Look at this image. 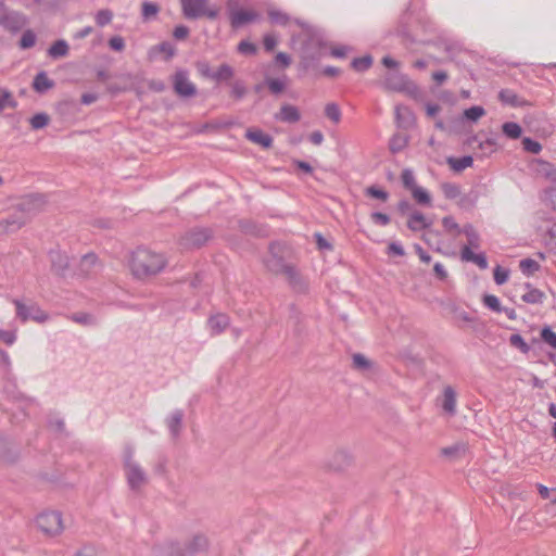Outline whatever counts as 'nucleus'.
Returning a JSON list of instances; mask_svg holds the SVG:
<instances>
[{"label": "nucleus", "instance_id": "f257e3e1", "mask_svg": "<svg viewBox=\"0 0 556 556\" xmlns=\"http://www.w3.org/2000/svg\"><path fill=\"white\" fill-rule=\"evenodd\" d=\"M165 266L166 260L164 255L147 248H138L131 254L130 269L137 278L156 275L162 271Z\"/></svg>", "mask_w": 556, "mask_h": 556}, {"label": "nucleus", "instance_id": "f03ea898", "mask_svg": "<svg viewBox=\"0 0 556 556\" xmlns=\"http://www.w3.org/2000/svg\"><path fill=\"white\" fill-rule=\"evenodd\" d=\"M41 200L37 195L24 198L17 205V211L0 222V233H8L18 230L28 219L29 213L34 211Z\"/></svg>", "mask_w": 556, "mask_h": 556}, {"label": "nucleus", "instance_id": "7ed1b4c3", "mask_svg": "<svg viewBox=\"0 0 556 556\" xmlns=\"http://www.w3.org/2000/svg\"><path fill=\"white\" fill-rule=\"evenodd\" d=\"M135 451L127 446L123 454V464L127 484L131 491H138L147 482V473L143 468L134 459Z\"/></svg>", "mask_w": 556, "mask_h": 556}, {"label": "nucleus", "instance_id": "20e7f679", "mask_svg": "<svg viewBox=\"0 0 556 556\" xmlns=\"http://www.w3.org/2000/svg\"><path fill=\"white\" fill-rule=\"evenodd\" d=\"M181 4L182 14L188 20H198L200 17H207L215 20L218 16V8L216 5H208V0H179Z\"/></svg>", "mask_w": 556, "mask_h": 556}, {"label": "nucleus", "instance_id": "39448f33", "mask_svg": "<svg viewBox=\"0 0 556 556\" xmlns=\"http://www.w3.org/2000/svg\"><path fill=\"white\" fill-rule=\"evenodd\" d=\"M383 87L387 90L406 93L414 99L420 94L419 87L400 72L388 73L383 79Z\"/></svg>", "mask_w": 556, "mask_h": 556}, {"label": "nucleus", "instance_id": "423d86ee", "mask_svg": "<svg viewBox=\"0 0 556 556\" xmlns=\"http://www.w3.org/2000/svg\"><path fill=\"white\" fill-rule=\"evenodd\" d=\"M12 302L15 305L16 318L22 323L34 320L42 324L49 319V315L35 302L25 303L20 299H14Z\"/></svg>", "mask_w": 556, "mask_h": 556}, {"label": "nucleus", "instance_id": "0eeeda50", "mask_svg": "<svg viewBox=\"0 0 556 556\" xmlns=\"http://www.w3.org/2000/svg\"><path fill=\"white\" fill-rule=\"evenodd\" d=\"M26 24L27 18L23 13L9 9L0 1V27L16 34L22 30Z\"/></svg>", "mask_w": 556, "mask_h": 556}, {"label": "nucleus", "instance_id": "6e6552de", "mask_svg": "<svg viewBox=\"0 0 556 556\" xmlns=\"http://www.w3.org/2000/svg\"><path fill=\"white\" fill-rule=\"evenodd\" d=\"M3 379L5 381L3 387V392L10 399L13 401L14 404H16V408L21 410L24 415H27L26 409H30L33 406H36V403L33 399L25 397L23 394L20 393V391L16 388L15 378L14 375L10 378H8L7 375H2Z\"/></svg>", "mask_w": 556, "mask_h": 556}, {"label": "nucleus", "instance_id": "1a4fd4ad", "mask_svg": "<svg viewBox=\"0 0 556 556\" xmlns=\"http://www.w3.org/2000/svg\"><path fill=\"white\" fill-rule=\"evenodd\" d=\"M36 526L47 535H58L63 530L62 517L59 511H43L36 518Z\"/></svg>", "mask_w": 556, "mask_h": 556}, {"label": "nucleus", "instance_id": "9d476101", "mask_svg": "<svg viewBox=\"0 0 556 556\" xmlns=\"http://www.w3.org/2000/svg\"><path fill=\"white\" fill-rule=\"evenodd\" d=\"M173 87L175 92L181 98H190L197 94V87L189 79L186 70H177L173 76Z\"/></svg>", "mask_w": 556, "mask_h": 556}, {"label": "nucleus", "instance_id": "9b49d317", "mask_svg": "<svg viewBox=\"0 0 556 556\" xmlns=\"http://www.w3.org/2000/svg\"><path fill=\"white\" fill-rule=\"evenodd\" d=\"M210 238L211 231L208 229H192L180 239V245L184 249H197L202 247Z\"/></svg>", "mask_w": 556, "mask_h": 556}, {"label": "nucleus", "instance_id": "f8f14e48", "mask_svg": "<svg viewBox=\"0 0 556 556\" xmlns=\"http://www.w3.org/2000/svg\"><path fill=\"white\" fill-rule=\"evenodd\" d=\"M228 16L232 28H239L248 23L255 22L260 18V15L256 12L242 10L239 8L229 11Z\"/></svg>", "mask_w": 556, "mask_h": 556}, {"label": "nucleus", "instance_id": "ddd939ff", "mask_svg": "<svg viewBox=\"0 0 556 556\" xmlns=\"http://www.w3.org/2000/svg\"><path fill=\"white\" fill-rule=\"evenodd\" d=\"M456 391L452 386H446L443 388L442 395L440 397V403L442 410L445 415L453 417L456 415Z\"/></svg>", "mask_w": 556, "mask_h": 556}, {"label": "nucleus", "instance_id": "4468645a", "mask_svg": "<svg viewBox=\"0 0 556 556\" xmlns=\"http://www.w3.org/2000/svg\"><path fill=\"white\" fill-rule=\"evenodd\" d=\"M279 244L271 243L269 245V255L265 258L267 269L274 274H280L281 269L287 265L283 257L279 255Z\"/></svg>", "mask_w": 556, "mask_h": 556}, {"label": "nucleus", "instance_id": "2eb2a0df", "mask_svg": "<svg viewBox=\"0 0 556 556\" xmlns=\"http://www.w3.org/2000/svg\"><path fill=\"white\" fill-rule=\"evenodd\" d=\"M500 101L511 108H525L529 106L530 102L521 97H519L513 89H501L498 92Z\"/></svg>", "mask_w": 556, "mask_h": 556}, {"label": "nucleus", "instance_id": "dca6fc26", "mask_svg": "<svg viewBox=\"0 0 556 556\" xmlns=\"http://www.w3.org/2000/svg\"><path fill=\"white\" fill-rule=\"evenodd\" d=\"M395 121L400 128L408 129L415 124V115L406 105L395 106Z\"/></svg>", "mask_w": 556, "mask_h": 556}, {"label": "nucleus", "instance_id": "f3484780", "mask_svg": "<svg viewBox=\"0 0 556 556\" xmlns=\"http://www.w3.org/2000/svg\"><path fill=\"white\" fill-rule=\"evenodd\" d=\"M534 170L538 176L556 184V165L544 161L536 160L534 163Z\"/></svg>", "mask_w": 556, "mask_h": 556}, {"label": "nucleus", "instance_id": "a211bd4d", "mask_svg": "<svg viewBox=\"0 0 556 556\" xmlns=\"http://www.w3.org/2000/svg\"><path fill=\"white\" fill-rule=\"evenodd\" d=\"M431 226V222L419 211H413L407 219V227L412 231H421Z\"/></svg>", "mask_w": 556, "mask_h": 556}, {"label": "nucleus", "instance_id": "6ab92c4d", "mask_svg": "<svg viewBox=\"0 0 556 556\" xmlns=\"http://www.w3.org/2000/svg\"><path fill=\"white\" fill-rule=\"evenodd\" d=\"M53 270L59 275H64L70 266V258L65 253L51 250L49 253Z\"/></svg>", "mask_w": 556, "mask_h": 556}, {"label": "nucleus", "instance_id": "aec40b11", "mask_svg": "<svg viewBox=\"0 0 556 556\" xmlns=\"http://www.w3.org/2000/svg\"><path fill=\"white\" fill-rule=\"evenodd\" d=\"M460 257L465 262H470L476 264L481 269L488 268V260L483 253L476 254L470 247H463L460 251Z\"/></svg>", "mask_w": 556, "mask_h": 556}, {"label": "nucleus", "instance_id": "412c9836", "mask_svg": "<svg viewBox=\"0 0 556 556\" xmlns=\"http://www.w3.org/2000/svg\"><path fill=\"white\" fill-rule=\"evenodd\" d=\"M100 268L98 256L94 253L85 254L79 262V270L83 275H90Z\"/></svg>", "mask_w": 556, "mask_h": 556}, {"label": "nucleus", "instance_id": "4be33fe9", "mask_svg": "<svg viewBox=\"0 0 556 556\" xmlns=\"http://www.w3.org/2000/svg\"><path fill=\"white\" fill-rule=\"evenodd\" d=\"M247 138L253 143L260 144L262 148L268 149L273 146V138L261 129H249Z\"/></svg>", "mask_w": 556, "mask_h": 556}, {"label": "nucleus", "instance_id": "5701e85b", "mask_svg": "<svg viewBox=\"0 0 556 556\" xmlns=\"http://www.w3.org/2000/svg\"><path fill=\"white\" fill-rule=\"evenodd\" d=\"M301 118L300 112L296 106L290 104H283L280 112L276 114V119L286 123H296Z\"/></svg>", "mask_w": 556, "mask_h": 556}, {"label": "nucleus", "instance_id": "b1692460", "mask_svg": "<svg viewBox=\"0 0 556 556\" xmlns=\"http://www.w3.org/2000/svg\"><path fill=\"white\" fill-rule=\"evenodd\" d=\"M54 86V81L50 79L45 71L39 72L33 80V88L39 93H45Z\"/></svg>", "mask_w": 556, "mask_h": 556}, {"label": "nucleus", "instance_id": "393cba45", "mask_svg": "<svg viewBox=\"0 0 556 556\" xmlns=\"http://www.w3.org/2000/svg\"><path fill=\"white\" fill-rule=\"evenodd\" d=\"M446 162L454 172L460 173L472 166L473 157L471 155H464L462 157L450 156Z\"/></svg>", "mask_w": 556, "mask_h": 556}, {"label": "nucleus", "instance_id": "a878e982", "mask_svg": "<svg viewBox=\"0 0 556 556\" xmlns=\"http://www.w3.org/2000/svg\"><path fill=\"white\" fill-rule=\"evenodd\" d=\"M467 444L464 442H456L450 446L443 447L441 453L443 456L451 459H457L463 457L467 452Z\"/></svg>", "mask_w": 556, "mask_h": 556}, {"label": "nucleus", "instance_id": "bb28decb", "mask_svg": "<svg viewBox=\"0 0 556 556\" xmlns=\"http://www.w3.org/2000/svg\"><path fill=\"white\" fill-rule=\"evenodd\" d=\"M68 50H70V47H68V43L66 40L64 39H59L56 41H54L48 49V55L51 58V59H60V58H64L68 54Z\"/></svg>", "mask_w": 556, "mask_h": 556}, {"label": "nucleus", "instance_id": "cd10ccee", "mask_svg": "<svg viewBox=\"0 0 556 556\" xmlns=\"http://www.w3.org/2000/svg\"><path fill=\"white\" fill-rule=\"evenodd\" d=\"M467 238V244L464 247H470V250L478 249L480 247V235L471 224H467L462 227V232Z\"/></svg>", "mask_w": 556, "mask_h": 556}, {"label": "nucleus", "instance_id": "c85d7f7f", "mask_svg": "<svg viewBox=\"0 0 556 556\" xmlns=\"http://www.w3.org/2000/svg\"><path fill=\"white\" fill-rule=\"evenodd\" d=\"M311 41L306 42L302 49V64L305 68H309L320 59V52L319 49L316 51L309 50Z\"/></svg>", "mask_w": 556, "mask_h": 556}, {"label": "nucleus", "instance_id": "c756f323", "mask_svg": "<svg viewBox=\"0 0 556 556\" xmlns=\"http://www.w3.org/2000/svg\"><path fill=\"white\" fill-rule=\"evenodd\" d=\"M229 325V318L225 314H216L208 319V326L214 333L223 332Z\"/></svg>", "mask_w": 556, "mask_h": 556}, {"label": "nucleus", "instance_id": "7c9ffc66", "mask_svg": "<svg viewBox=\"0 0 556 556\" xmlns=\"http://www.w3.org/2000/svg\"><path fill=\"white\" fill-rule=\"evenodd\" d=\"M182 417V412L177 409L167 419V427L173 438H177L180 433Z\"/></svg>", "mask_w": 556, "mask_h": 556}, {"label": "nucleus", "instance_id": "2f4dec72", "mask_svg": "<svg viewBox=\"0 0 556 556\" xmlns=\"http://www.w3.org/2000/svg\"><path fill=\"white\" fill-rule=\"evenodd\" d=\"M205 76L216 81H224L233 76V70L228 64H222L214 73H205Z\"/></svg>", "mask_w": 556, "mask_h": 556}, {"label": "nucleus", "instance_id": "473e14b6", "mask_svg": "<svg viewBox=\"0 0 556 556\" xmlns=\"http://www.w3.org/2000/svg\"><path fill=\"white\" fill-rule=\"evenodd\" d=\"M267 14H268V18L271 24L285 26L291 21V17L289 14H287L286 12L277 9V8H269L267 10Z\"/></svg>", "mask_w": 556, "mask_h": 556}, {"label": "nucleus", "instance_id": "72a5a7b5", "mask_svg": "<svg viewBox=\"0 0 556 556\" xmlns=\"http://www.w3.org/2000/svg\"><path fill=\"white\" fill-rule=\"evenodd\" d=\"M526 287L529 289L521 299L523 302L529 304H541L545 298L544 293L535 288H531L530 283H527Z\"/></svg>", "mask_w": 556, "mask_h": 556}, {"label": "nucleus", "instance_id": "f704fd0d", "mask_svg": "<svg viewBox=\"0 0 556 556\" xmlns=\"http://www.w3.org/2000/svg\"><path fill=\"white\" fill-rule=\"evenodd\" d=\"M408 144V136L395 134L389 141V149L392 153L401 152Z\"/></svg>", "mask_w": 556, "mask_h": 556}, {"label": "nucleus", "instance_id": "c9c22d12", "mask_svg": "<svg viewBox=\"0 0 556 556\" xmlns=\"http://www.w3.org/2000/svg\"><path fill=\"white\" fill-rule=\"evenodd\" d=\"M207 547V539L203 534H197L187 546V553L193 554Z\"/></svg>", "mask_w": 556, "mask_h": 556}, {"label": "nucleus", "instance_id": "e433bc0d", "mask_svg": "<svg viewBox=\"0 0 556 556\" xmlns=\"http://www.w3.org/2000/svg\"><path fill=\"white\" fill-rule=\"evenodd\" d=\"M502 131L509 139H518L521 137L522 128L518 123L506 122L502 125Z\"/></svg>", "mask_w": 556, "mask_h": 556}, {"label": "nucleus", "instance_id": "4c0bfd02", "mask_svg": "<svg viewBox=\"0 0 556 556\" xmlns=\"http://www.w3.org/2000/svg\"><path fill=\"white\" fill-rule=\"evenodd\" d=\"M280 274H283L289 283L295 288L298 286H302V281H301V278H300V275L296 270V268L290 264H287L280 271Z\"/></svg>", "mask_w": 556, "mask_h": 556}, {"label": "nucleus", "instance_id": "58836bf2", "mask_svg": "<svg viewBox=\"0 0 556 556\" xmlns=\"http://www.w3.org/2000/svg\"><path fill=\"white\" fill-rule=\"evenodd\" d=\"M441 190L448 200H455L460 195V187L455 182H442Z\"/></svg>", "mask_w": 556, "mask_h": 556}, {"label": "nucleus", "instance_id": "ea45409f", "mask_svg": "<svg viewBox=\"0 0 556 556\" xmlns=\"http://www.w3.org/2000/svg\"><path fill=\"white\" fill-rule=\"evenodd\" d=\"M351 462V455L346 451H339L331 464V467L336 470H342L345 466H348Z\"/></svg>", "mask_w": 556, "mask_h": 556}, {"label": "nucleus", "instance_id": "a19ab883", "mask_svg": "<svg viewBox=\"0 0 556 556\" xmlns=\"http://www.w3.org/2000/svg\"><path fill=\"white\" fill-rule=\"evenodd\" d=\"M372 65V58L367 54L361 58H355L351 62V66L356 72H365Z\"/></svg>", "mask_w": 556, "mask_h": 556}, {"label": "nucleus", "instance_id": "79ce46f5", "mask_svg": "<svg viewBox=\"0 0 556 556\" xmlns=\"http://www.w3.org/2000/svg\"><path fill=\"white\" fill-rule=\"evenodd\" d=\"M410 192L418 204L429 205L431 203V197L425 188L418 186L414 188Z\"/></svg>", "mask_w": 556, "mask_h": 556}, {"label": "nucleus", "instance_id": "37998d69", "mask_svg": "<svg viewBox=\"0 0 556 556\" xmlns=\"http://www.w3.org/2000/svg\"><path fill=\"white\" fill-rule=\"evenodd\" d=\"M519 268L526 276H531L540 269V264L532 258H523L519 263Z\"/></svg>", "mask_w": 556, "mask_h": 556}, {"label": "nucleus", "instance_id": "c03bdc74", "mask_svg": "<svg viewBox=\"0 0 556 556\" xmlns=\"http://www.w3.org/2000/svg\"><path fill=\"white\" fill-rule=\"evenodd\" d=\"M542 202L556 211V187H549L543 190L541 194Z\"/></svg>", "mask_w": 556, "mask_h": 556}, {"label": "nucleus", "instance_id": "a18cd8bd", "mask_svg": "<svg viewBox=\"0 0 556 556\" xmlns=\"http://www.w3.org/2000/svg\"><path fill=\"white\" fill-rule=\"evenodd\" d=\"M0 368L2 375H7L8 378L12 376V363L10 355L2 349H0Z\"/></svg>", "mask_w": 556, "mask_h": 556}, {"label": "nucleus", "instance_id": "49530a36", "mask_svg": "<svg viewBox=\"0 0 556 556\" xmlns=\"http://www.w3.org/2000/svg\"><path fill=\"white\" fill-rule=\"evenodd\" d=\"M509 343L511 346L520 350L522 353L527 354L530 352V345L525 341V339L519 333H514L509 337Z\"/></svg>", "mask_w": 556, "mask_h": 556}, {"label": "nucleus", "instance_id": "de8ad7c7", "mask_svg": "<svg viewBox=\"0 0 556 556\" xmlns=\"http://www.w3.org/2000/svg\"><path fill=\"white\" fill-rule=\"evenodd\" d=\"M401 180L403 186L412 191L414 188L418 187L415 180L414 172L409 168H405L402 170Z\"/></svg>", "mask_w": 556, "mask_h": 556}, {"label": "nucleus", "instance_id": "09e8293b", "mask_svg": "<svg viewBox=\"0 0 556 556\" xmlns=\"http://www.w3.org/2000/svg\"><path fill=\"white\" fill-rule=\"evenodd\" d=\"M485 114V110L480 105H473L464 111V116L470 122H477Z\"/></svg>", "mask_w": 556, "mask_h": 556}, {"label": "nucleus", "instance_id": "8fccbe9b", "mask_svg": "<svg viewBox=\"0 0 556 556\" xmlns=\"http://www.w3.org/2000/svg\"><path fill=\"white\" fill-rule=\"evenodd\" d=\"M325 114L334 124H338L341 121V110L336 103H328L325 106Z\"/></svg>", "mask_w": 556, "mask_h": 556}, {"label": "nucleus", "instance_id": "3c124183", "mask_svg": "<svg viewBox=\"0 0 556 556\" xmlns=\"http://www.w3.org/2000/svg\"><path fill=\"white\" fill-rule=\"evenodd\" d=\"M482 301H483L484 306L488 307L489 309H491L492 312L502 313V305L496 295L484 294Z\"/></svg>", "mask_w": 556, "mask_h": 556}, {"label": "nucleus", "instance_id": "603ef678", "mask_svg": "<svg viewBox=\"0 0 556 556\" xmlns=\"http://www.w3.org/2000/svg\"><path fill=\"white\" fill-rule=\"evenodd\" d=\"M36 43V35L33 30L27 29L23 33L20 39V48L21 49H29L34 47Z\"/></svg>", "mask_w": 556, "mask_h": 556}, {"label": "nucleus", "instance_id": "864d4df0", "mask_svg": "<svg viewBox=\"0 0 556 556\" xmlns=\"http://www.w3.org/2000/svg\"><path fill=\"white\" fill-rule=\"evenodd\" d=\"M96 23L98 26L103 27L111 23L113 18V13L109 9H102L97 12L96 16Z\"/></svg>", "mask_w": 556, "mask_h": 556}, {"label": "nucleus", "instance_id": "5fc2aeb1", "mask_svg": "<svg viewBox=\"0 0 556 556\" xmlns=\"http://www.w3.org/2000/svg\"><path fill=\"white\" fill-rule=\"evenodd\" d=\"M541 338L544 343L549 345L553 349H556V332L552 330L551 327L545 326L541 330Z\"/></svg>", "mask_w": 556, "mask_h": 556}, {"label": "nucleus", "instance_id": "6e6d98bb", "mask_svg": "<svg viewBox=\"0 0 556 556\" xmlns=\"http://www.w3.org/2000/svg\"><path fill=\"white\" fill-rule=\"evenodd\" d=\"M49 123V116L46 113H37L30 118L33 129H41Z\"/></svg>", "mask_w": 556, "mask_h": 556}, {"label": "nucleus", "instance_id": "4d7b16f0", "mask_svg": "<svg viewBox=\"0 0 556 556\" xmlns=\"http://www.w3.org/2000/svg\"><path fill=\"white\" fill-rule=\"evenodd\" d=\"M523 149L530 153L538 154L542 150V146L536 140H533L529 137L522 139Z\"/></svg>", "mask_w": 556, "mask_h": 556}, {"label": "nucleus", "instance_id": "13d9d810", "mask_svg": "<svg viewBox=\"0 0 556 556\" xmlns=\"http://www.w3.org/2000/svg\"><path fill=\"white\" fill-rule=\"evenodd\" d=\"M266 85H267L268 89L270 90V92L274 94H278V93L282 92V90L286 87V83L278 78L266 79Z\"/></svg>", "mask_w": 556, "mask_h": 556}, {"label": "nucleus", "instance_id": "bf43d9fd", "mask_svg": "<svg viewBox=\"0 0 556 556\" xmlns=\"http://www.w3.org/2000/svg\"><path fill=\"white\" fill-rule=\"evenodd\" d=\"M245 93H247V87L243 81L237 80L232 84L231 96L235 99L240 100L245 96Z\"/></svg>", "mask_w": 556, "mask_h": 556}, {"label": "nucleus", "instance_id": "052dcab7", "mask_svg": "<svg viewBox=\"0 0 556 556\" xmlns=\"http://www.w3.org/2000/svg\"><path fill=\"white\" fill-rule=\"evenodd\" d=\"M366 194L381 201H387L389 198V193L383 189H380L376 186H370L366 189Z\"/></svg>", "mask_w": 556, "mask_h": 556}, {"label": "nucleus", "instance_id": "680f3d73", "mask_svg": "<svg viewBox=\"0 0 556 556\" xmlns=\"http://www.w3.org/2000/svg\"><path fill=\"white\" fill-rule=\"evenodd\" d=\"M509 278V270L502 268L501 266H496L494 268V281L496 285L505 283Z\"/></svg>", "mask_w": 556, "mask_h": 556}, {"label": "nucleus", "instance_id": "e2e57ef3", "mask_svg": "<svg viewBox=\"0 0 556 556\" xmlns=\"http://www.w3.org/2000/svg\"><path fill=\"white\" fill-rule=\"evenodd\" d=\"M7 106L15 108L16 102L13 100L12 94L8 90H3L0 96V112Z\"/></svg>", "mask_w": 556, "mask_h": 556}, {"label": "nucleus", "instance_id": "0e129e2a", "mask_svg": "<svg viewBox=\"0 0 556 556\" xmlns=\"http://www.w3.org/2000/svg\"><path fill=\"white\" fill-rule=\"evenodd\" d=\"M157 49L160 52H163L165 54V59L169 60L172 59L176 53L175 46L169 41H163L157 46Z\"/></svg>", "mask_w": 556, "mask_h": 556}, {"label": "nucleus", "instance_id": "69168bd1", "mask_svg": "<svg viewBox=\"0 0 556 556\" xmlns=\"http://www.w3.org/2000/svg\"><path fill=\"white\" fill-rule=\"evenodd\" d=\"M353 365L357 369L366 370L370 367V362L359 353L353 355Z\"/></svg>", "mask_w": 556, "mask_h": 556}, {"label": "nucleus", "instance_id": "338daca9", "mask_svg": "<svg viewBox=\"0 0 556 556\" xmlns=\"http://www.w3.org/2000/svg\"><path fill=\"white\" fill-rule=\"evenodd\" d=\"M442 225L446 231H456L458 233L462 232V228L459 225L455 222L454 217L452 216H445L442 218Z\"/></svg>", "mask_w": 556, "mask_h": 556}, {"label": "nucleus", "instance_id": "774afa93", "mask_svg": "<svg viewBox=\"0 0 556 556\" xmlns=\"http://www.w3.org/2000/svg\"><path fill=\"white\" fill-rule=\"evenodd\" d=\"M538 491L542 498H544V500L551 498L552 503H556V489L551 490L543 484H539Z\"/></svg>", "mask_w": 556, "mask_h": 556}]
</instances>
